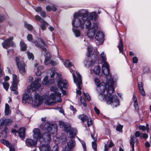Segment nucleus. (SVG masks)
Masks as SVG:
<instances>
[{
  "instance_id": "1",
  "label": "nucleus",
  "mask_w": 151,
  "mask_h": 151,
  "mask_svg": "<svg viewBox=\"0 0 151 151\" xmlns=\"http://www.w3.org/2000/svg\"><path fill=\"white\" fill-rule=\"evenodd\" d=\"M103 73L106 76V84L108 86V88L106 89V94H102V96L103 97V99L107 101V103L109 104H111L113 106V107H116L119 105V99L117 96L114 95L111 96V94L114 91V88L112 82L111 83L110 85H109V82H113V79L111 78V75H106L105 73H107L106 69L102 70Z\"/></svg>"
},
{
  "instance_id": "2",
  "label": "nucleus",
  "mask_w": 151,
  "mask_h": 151,
  "mask_svg": "<svg viewBox=\"0 0 151 151\" xmlns=\"http://www.w3.org/2000/svg\"><path fill=\"white\" fill-rule=\"evenodd\" d=\"M72 24L73 27L78 28L81 30L84 29L85 25L87 29H90L91 23L88 18V13H81L79 12L75 13Z\"/></svg>"
},
{
  "instance_id": "3",
  "label": "nucleus",
  "mask_w": 151,
  "mask_h": 151,
  "mask_svg": "<svg viewBox=\"0 0 151 151\" xmlns=\"http://www.w3.org/2000/svg\"><path fill=\"white\" fill-rule=\"evenodd\" d=\"M40 128L43 131H47L52 134L56 133L57 131V126L55 124H51L47 122L42 124L40 125Z\"/></svg>"
},
{
  "instance_id": "4",
  "label": "nucleus",
  "mask_w": 151,
  "mask_h": 151,
  "mask_svg": "<svg viewBox=\"0 0 151 151\" xmlns=\"http://www.w3.org/2000/svg\"><path fill=\"white\" fill-rule=\"evenodd\" d=\"M63 128L65 132L67 133H69L70 138L73 139L76 137L77 134V131L76 129L72 128L70 124L66 123Z\"/></svg>"
},
{
  "instance_id": "5",
  "label": "nucleus",
  "mask_w": 151,
  "mask_h": 151,
  "mask_svg": "<svg viewBox=\"0 0 151 151\" xmlns=\"http://www.w3.org/2000/svg\"><path fill=\"white\" fill-rule=\"evenodd\" d=\"M57 86L60 90L63 88L67 89L68 84L66 80L63 79L61 76L58 77L56 79Z\"/></svg>"
},
{
  "instance_id": "6",
  "label": "nucleus",
  "mask_w": 151,
  "mask_h": 151,
  "mask_svg": "<svg viewBox=\"0 0 151 151\" xmlns=\"http://www.w3.org/2000/svg\"><path fill=\"white\" fill-rule=\"evenodd\" d=\"M41 79L40 78H35L33 82H32L30 85L27 87V89H31L33 91H36L38 89L41 87V84L39 83Z\"/></svg>"
},
{
  "instance_id": "7",
  "label": "nucleus",
  "mask_w": 151,
  "mask_h": 151,
  "mask_svg": "<svg viewBox=\"0 0 151 151\" xmlns=\"http://www.w3.org/2000/svg\"><path fill=\"white\" fill-rule=\"evenodd\" d=\"M51 139L50 134L47 132H45L42 134L39 141L42 144H49Z\"/></svg>"
},
{
  "instance_id": "8",
  "label": "nucleus",
  "mask_w": 151,
  "mask_h": 151,
  "mask_svg": "<svg viewBox=\"0 0 151 151\" xmlns=\"http://www.w3.org/2000/svg\"><path fill=\"white\" fill-rule=\"evenodd\" d=\"M50 91L52 92H53L55 93H51L50 95V98L52 100H54L56 99V96L60 97L61 94L59 92V91L58 88L55 86H52L50 88Z\"/></svg>"
},
{
  "instance_id": "9",
  "label": "nucleus",
  "mask_w": 151,
  "mask_h": 151,
  "mask_svg": "<svg viewBox=\"0 0 151 151\" xmlns=\"http://www.w3.org/2000/svg\"><path fill=\"white\" fill-rule=\"evenodd\" d=\"M35 101L34 105L35 106H39L41 105L42 103L43 98L42 96H40L39 93L37 92L34 93Z\"/></svg>"
},
{
  "instance_id": "10",
  "label": "nucleus",
  "mask_w": 151,
  "mask_h": 151,
  "mask_svg": "<svg viewBox=\"0 0 151 151\" xmlns=\"http://www.w3.org/2000/svg\"><path fill=\"white\" fill-rule=\"evenodd\" d=\"M15 61L20 72L21 73H25V68L24 61H20L19 58L17 57H16Z\"/></svg>"
},
{
  "instance_id": "11",
  "label": "nucleus",
  "mask_w": 151,
  "mask_h": 151,
  "mask_svg": "<svg viewBox=\"0 0 151 151\" xmlns=\"http://www.w3.org/2000/svg\"><path fill=\"white\" fill-rule=\"evenodd\" d=\"M98 25L96 23H94L93 24L92 28L88 30V31L87 33L88 37L90 38H92L94 36L96 32L98 30Z\"/></svg>"
},
{
  "instance_id": "12",
  "label": "nucleus",
  "mask_w": 151,
  "mask_h": 151,
  "mask_svg": "<svg viewBox=\"0 0 151 151\" xmlns=\"http://www.w3.org/2000/svg\"><path fill=\"white\" fill-rule=\"evenodd\" d=\"M4 120V124L5 126H4L3 130L1 132V134H7V131L8 129L7 126L10 125L11 124L12 121L11 119H6L5 118H2L1 119V121Z\"/></svg>"
},
{
  "instance_id": "13",
  "label": "nucleus",
  "mask_w": 151,
  "mask_h": 151,
  "mask_svg": "<svg viewBox=\"0 0 151 151\" xmlns=\"http://www.w3.org/2000/svg\"><path fill=\"white\" fill-rule=\"evenodd\" d=\"M11 38H9L5 40L2 43V45L3 47L5 49H7L10 47H13L14 45L13 41Z\"/></svg>"
},
{
  "instance_id": "14",
  "label": "nucleus",
  "mask_w": 151,
  "mask_h": 151,
  "mask_svg": "<svg viewBox=\"0 0 151 151\" xmlns=\"http://www.w3.org/2000/svg\"><path fill=\"white\" fill-rule=\"evenodd\" d=\"M104 33L102 32L98 31L95 35V40L100 42L103 43L104 41Z\"/></svg>"
},
{
  "instance_id": "15",
  "label": "nucleus",
  "mask_w": 151,
  "mask_h": 151,
  "mask_svg": "<svg viewBox=\"0 0 151 151\" xmlns=\"http://www.w3.org/2000/svg\"><path fill=\"white\" fill-rule=\"evenodd\" d=\"M33 132V137L36 139L37 141L38 140L40 139L42 134L40 133V131L39 129L38 128L34 129Z\"/></svg>"
},
{
  "instance_id": "16",
  "label": "nucleus",
  "mask_w": 151,
  "mask_h": 151,
  "mask_svg": "<svg viewBox=\"0 0 151 151\" xmlns=\"http://www.w3.org/2000/svg\"><path fill=\"white\" fill-rule=\"evenodd\" d=\"M25 128L23 127L19 128L18 130L19 136L23 140L24 139L25 137Z\"/></svg>"
},
{
  "instance_id": "17",
  "label": "nucleus",
  "mask_w": 151,
  "mask_h": 151,
  "mask_svg": "<svg viewBox=\"0 0 151 151\" xmlns=\"http://www.w3.org/2000/svg\"><path fill=\"white\" fill-rule=\"evenodd\" d=\"M26 144L28 147H32L35 146L37 143V141H35L32 139H27L25 141Z\"/></svg>"
},
{
  "instance_id": "18",
  "label": "nucleus",
  "mask_w": 151,
  "mask_h": 151,
  "mask_svg": "<svg viewBox=\"0 0 151 151\" xmlns=\"http://www.w3.org/2000/svg\"><path fill=\"white\" fill-rule=\"evenodd\" d=\"M119 38V44L118 46V47L119 51L120 53H122L123 54L124 51L123 43V40L121 37V35L119 33H118Z\"/></svg>"
},
{
  "instance_id": "19",
  "label": "nucleus",
  "mask_w": 151,
  "mask_h": 151,
  "mask_svg": "<svg viewBox=\"0 0 151 151\" xmlns=\"http://www.w3.org/2000/svg\"><path fill=\"white\" fill-rule=\"evenodd\" d=\"M49 144H42L41 145L39 149L40 151H50V147Z\"/></svg>"
},
{
  "instance_id": "20",
  "label": "nucleus",
  "mask_w": 151,
  "mask_h": 151,
  "mask_svg": "<svg viewBox=\"0 0 151 151\" xmlns=\"http://www.w3.org/2000/svg\"><path fill=\"white\" fill-rule=\"evenodd\" d=\"M133 102L134 107L135 110L137 112L139 110L138 104L137 99L135 95H133Z\"/></svg>"
},
{
  "instance_id": "21",
  "label": "nucleus",
  "mask_w": 151,
  "mask_h": 151,
  "mask_svg": "<svg viewBox=\"0 0 151 151\" xmlns=\"http://www.w3.org/2000/svg\"><path fill=\"white\" fill-rule=\"evenodd\" d=\"M29 99L31 100L32 102H33L32 98V96H29L28 94L24 93L22 95V102L24 104L27 103V100Z\"/></svg>"
},
{
  "instance_id": "22",
  "label": "nucleus",
  "mask_w": 151,
  "mask_h": 151,
  "mask_svg": "<svg viewBox=\"0 0 151 151\" xmlns=\"http://www.w3.org/2000/svg\"><path fill=\"white\" fill-rule=\"evenodd\" d=\"M32 42L35 44V45L36 46L38 47H40L42 49V50H43L45 52H47V49L45 47V46L39 44L36 40H33L32 41Z\"/></svg>"
},
{
  "instance_id": "23",
  "label": "nucleus",
  "mask_w": 151,
  "mask_h": 151,
  "mask_svg": "<svg viewBox=\"0 0 151 151\" xmlns=\"http://www.w3.org/2000/svg\"><path fill=\"white\" fill-rule=\"evenodd\" d=\"M138 86L140 93L143 96H145L146 95L145 92L143 88V86L142 83L140 82L138 83Z\"/></svg>"
},
{
  "instance_id": "24",
  "label": "nucleus",
  "mask_w": 151,
  "mask_h": 151,
  "mask_svg": "<svg viewBox=\"0 0 151 151\" xmlns=\"http://www.w3.org/2000/svg\"><path fill=\"white\" fill-rule=\"evenodd\" d=\"M76 143L75 141L73 139L69 140L67 143V145L68 148L69 149H72L74 147Z\"/></svg>"
},
{
  "instance_id": "25",
  "label": "nucleus",
  "mask_w": 151,
  "mask_h": 151,
  "mask_svg": "<svg viewBox=\"0 0 151 151\" xmlns=\"http://www.w3.org/2000/svg\"><path fill=\"white\" fill-rule=\"evenodd\" d=\"M78 118L80 119L83 123H84L85 121H87L88 119V117L84 114L78 115Z\"/></svg>"
},
{
  "instance_id": "26",
  "label": "nucleus",
  "mask_w": 151,
  "mask_h": 151,
  "mask_svg": "<svg viewBox=\"0 0 151 151\" xmlns=\"http://www.w3.org/2000/svg\"><path fill=\"white\" fill-rule=\"evenodd\" d=\"M46 9L47 12L52 11L55 12L57 10V9L54 5L50 6L49 5H48L46 6Z\"/></svg>"
},
{
  "instance_id": "27",
  "label": "nucleus",
  "mask_w": 151,
  "mask_h": 151,
  "mask_svg": "<svg viewBox=\"0 0 151 151\" xmlns=\"http://www.w3.org/2000/svg\"><path fill=\"white\" fill-rule=\"evenodd\" d=\"M91 63L92 65L95 63L96 61L98 60V56L96 54H92L91 56Z\"/></svg>"
},
{
  "instance_id": "28",
  "label": "nucleus",
  "mask_w": 151,
  "mask_h": 151,
  "mask_svg": "<svg viewBox=\"0 0 151 151\" xmlns=\"http://www.w3.org/2000/svg\"><path fill=\"white\" fill-rule=\"evenodd\" d=\"M101 67L99 65L95 66L93 69V71L94 73L96 75H99L100 72Z\"/></svg>"
},
{
  "instance_id": "29",
  "label": "nucleus",
  "mask_w": 151,
  "mask_h": 151,
  "mask_svg": "<svg viewBox=\"0 0 151 151\" xmlns=\"http://www.w3.org/2000/svg\"><path fill=\"white\" fill-rule=\"evenodd\" d=\"M20 45L21 47V50L22 51H25L27 50V45L25 43L22 41H21L20 42Z\"/></svg>"
},
{
  "instance_id": "30",
  "label": "nucleus",
  "mask_w": 151,
  "mask_h": 151,
  "mask_svg": "<svg viewBox=\"0 0 151 151\" xmlns=\"http://www.w3.org/2000/svg\"><path fill=\"white\" fill-rule=\"evenodd\" d=\"M0 141L1 143L4 144L8 147H9L12 145L8 141L5 139H1Z\"/></svg>"
},
{
  "instance_id": "31",
  "label": "nucleus",
  "mask_w": 151,
  "mask_h": 151,
  "mask_svg": "<svg viewBox=\"0 0 151 151\" xmlns=\"http://www.w3.org/2000/svg\"><path fill=\"white\" fill-rule=\"evenodd\" d=\"M51 55L49 53H47L45 59V64L46 65H47L48 64V62L51 59Z\"/></svg>"
},
{
  "instance_id": "32",
  "label": "nucleus",
  "mask_w": 151,
  "mask_h": 151,
  "mask_svg": "<svg viewBox=\"0 0 151 151\" xmlns=\"http://www.w3.org/2000/svg\"><path fill=\"white\" fill-rule=\"evenodd\" d=\"M40 23H42L40 25V28L42 30H46V26H47L49 25L48 23L45 20L43 21Z\"/></svg>"
},
{
  "instance_id": "33",
  "label": "nucleus",
  "mask_w": 151,
  "mask_h": 151,
  "mask_svg": "<svg viewBox=\"0 0 151 151\" xmlns=\"http://www.w3.org/2000/svg\"><path fill=\"white\" fill-rule=\"evenodd\" d=\"M75 27H73L72 30L74 33L75 36L76 37H78L81 35V31L80 30L77 29H74Z\"/></svg>"
},
{
  "instance_id": "34",
  "label": "nucleus",
  "mask_w": 151,
  "mask_h": 151,
  "mask_svg": "<svg viewBox=\"0 0 151 151\" xmlns=\"http://www.w3.org/2000/svg\"><path fill=\"white\" fill-rule=\"evenodd\" d=\"M24 27L29 31H31L33 29V27L32 25L27 23L26 22H24Z\"/></svg>"
},
{
  "instance_id": "35",
  "label": "nucleus",
  "mask_w": 151,
  "mask_h": 151,
  "mask_svg": "<svg viewBox=\"0 0 151 151\" xmlns=\"http://www.w3.org/2000/svg\"><path fill=\"white\" fill-rule=\"evenodd\" d=\"M18 83H13L12 84L10 87V89L12 91H16L17 89V84Z\"/></svg>"
},
{
  "instance_id": "36",
  "label": "nucleus",
  "mask_w": 151,
  "mask_h": 151,
  "mask_svg": "<svg viewBox=\"0 0 151 151\" xmlns=\"http://www.w3.org/2000/svg\"><path fill=\"white\" fill-rule=\"evenodd\" d=\"M74 82L75 83H77V85L78 86V88L79 90L81 89V86L82 84L81 80H79L78 78H74Z\"/></svg>"
},
{
  "instance_id": "37",
  "label": "nucleus",
  "mask_w": 151,
  "mask_h": 151,
  "mask_svg": "<svg viewBox=\"0 0 151 151\" xmlns=\"http://www.w3.org/2000/svg\"><path fill=\"white\" fill-rule=\"evenodd\" d=\"M4 112L5 115H8L9 113V106L7 103H6L5 104Z\"/></svg>"
},
{
  "instance_id": "38",
  "label": "nucleus",
  "mask_w": 151,
  "mask_h": 151,
  "mask_svg": "<svg viewBox=\"0 0 151 151\" xmlns=\"http://www.w3.org/2000/svg\"><path fill=\"white\" fill-rule=\"evenodd\" d=\"M123 127V125H121V124H119L117 126L116 129L117 131L120 132H123L122 129Z\"/></svg>"
},
{
  "instance_id": "39",
  "label": "nucleus",
  "mask_w": 151,
  "mask_h": 151,
  "mask_svg": "<svg viewBox=\"0 0 151 151\" xmlns=\"http://www.w3.org/2000/svg\"><path fill=\"white\" fill-rule=\"evenodd\" d=\"M94 81L97 87H100L101 86V84L100 80L97 78H95Z\"/></svg>"
},
{
  "instance_id": "40",
  "label": "nucleus",
  "mask_w": 151,
  "mask_h": 151,
  "mask_svg": "<svg viewBox=\"0 0 151 151\" xmlns=\"http://www.w3.org/2000/svg\"><path fill=\"white\" fill-rule=\"evenodd\" d=\"M80 101L84 107H86L87 106V104L86 103V101L83 97H81L80 99Z\"/></svg>"
},
{
  "instance_id": "41",
  "label": "nucleus",
  "mask_w": 151,
  "mask_h": 151,
  "mask_svg": "<svg viewBox=\"0 0 151 151\" xmlns=\"http://www.w3.org/2000/svg\"><path fill=\"white\" fill-rule=\"evenodd\" d=\"M104 65V67L106 68V70H107V73H106L105 74L106 75L109 74L110 72L109 65L107 63H105Z\"/></svg>"
},
{
  "instance_id": "42",
  "label": "nucleus",
  "mask_w": 151,
  "mask_h": 151,
  "mask_svg": "<svg viewBox=\"0 0 151 151\" xmlns=\"http://www.w3.org/2000/svg\"><path fill=\"white\" fill-rule=\"evenodd\" d=\"M89 15L91 19H94L95 20L96 19L97 15L95 12L91 13Z\"/></svg>"
},
{
  "instance_id": "43",
  "label": "nucleus",
  "mask_w": 151,
  "mask_h": 151,
  "mask_svg": "<svg viewBox=\"0 0 151 151\" xmlns=\"http://www.w3.org/2000/svg\"><path fill=\"white\" fill-rule=\"evenodd\" d=\"M49 83V81L48 80V78L47 76L45 77L42 81V83L43 84L47 85Z\"/></svg>"
},
{
  "instance_id": "44",
  "label": "nucleus",
  "mask_w": 151,
  "mask_h": 151,
  "mask_svg": "<svg viewBox=\"0 0 151 151\" xmlns=\"http://www.w3.org/2000/svg\"><path fill=\"white\" fill-rule=\"evenodd\" d=\"M83 93L85 99L88 101H90L91 100V98L89 94L84 92H83Z\"/></svg>"
},
{
  "instance_id": "45",
  "label": "nucleus",
  "mask_w": 151,
  "mask_h": 151,
  "mask_svg": "<svg viewBox=\"0 0 151 151\" xmlns=\"http://www.w3.org/2000/svg\"><path fill=\"white\" fill-rule=\"evenodd\" d=\"M27 54L28 58L29 59H32L33 60L34 59V56L32 52H27Z\"/></svg>"
},
{
  "instance_id": "46",
  "label": "nucleus",
  "mask_w": 151,
  "mask_h": 151,
  "mask_svg": "<svg viewBox=\"0 0 151 151\" xmlns=\"http://www.w3.org/2000/svg\"><path fill=\"white\" fill-rule=\"evenodd\" d=\"M64 65L66 67L72 66L71 63L68 60H66L64 62Z\"/></svg>"
},
{
  "instance_id": "47",
  "label": "nucleus",
  "mask_w": 151,
  "mask_h": 151,
  "mask_svg": "<svg viewBox=\"0 0 151 151\" xmlns=\"http://www.w3.org/2000/svg\"><path fill=\"white\" fill-rule=\"evenodd\" d=\"M19 81L17 79V75L15 74L13 75V83H18Z\"/></svg>"
},
{
  "instance_id": "48",
  "label": "nucleus",
  "mask_w": 151,
  "mask_h": 151,
  "mask_svg": "<svg viewBox=\"0 0 151 151\" xmlns=\"http://www.w3.org/2000/svg\"><path fill=\"white\" fill-rule=\"evenodd\" d=\"M35 18L37 21H39L40 22H42L44 20L38 15H35Z\"/></svg>"
},
{
  "instance_id": "49",
  "label": "nucleus",
  "mask_w": 151,
  "mask_h": 151,
  "mask_svg": "<svg viewBox=\"0 0 151 151\" xmlns=\"http://www.w3.org/2000/svg\"><path fill=\"white\" fill-rule=\"evenodd\" d=\"M3 86L4 88L7 91L9 88V84L7 82H5L3 83Z\"/></svg>"
},
{
  "instance_id": "50",
  "label": "nucleus",
  "mask_w": 151,
  "mask_h": 151,
  "mask_svg": "<svg viewBox=\"0 0 151 151\" xmlns=\"http://www.w3.org/2000/svg\"><path fill=\"white\" fill-rule=\"evenodd\" d=\"M55 74L56 75V76H58V77H59V76H61V75H60V74L58 73H55L54 72H53L50 75L51 77L52 78H54L55 76Z\"/></svg>"
},
{
  "instance_id": "51",
  "label": "nucleus",
  "mask_w": 151,
  "mask_h": 151,
  "mask_svg": "<svg viewBox=\"0 0 151 151\" xmlns=\"http://www.w3.org/2000/svg\"><path fill=\"white\" fill-rule=\"evenodd\" d=\"M27 40L29 41H31L33 40V36L32 35L28 34L27 36Z\"/></svg>"
},
{
  "instance_id": "52",
  "label": "nucleus",
  "mask_w": 151,
  "mask_h": 151,
  "mask_svg": "<svg viewBox=\"0 0 151 151\" xmlns=\"http://www.w3.org/2000/svg\"><path fill=\"white\" fill-rule=\"evenodd\" d=\"M37 40L40 42L44 45L46 47L47 46V45L46 43L42 39H41V38H38Z\"/></svg>"
},
{
  "instance_id": "53",
  "label": "nucleus",
  "mask_w": 151,
  "mask_h": 151,
  "mask_svg": "<svg viewBox=\"0 0 151 151\" xmlns=\"http://www.w3.org/2000/svg\"><path fill=\"white\" fill-rule=\"evenodd\" d=\"M34 9L35 11L37 12H40L42 10V8L40 6H37Z\"/></svg>"
},
{
  "instance_id": "54",
  "label": "nucleus",
  "mask_w": 151,
  "mask_h": 151,
  "mask_svg": "<svg viewBox=\"0 0 151 151\" xmlns=\"http://www.w3.org/2000/svg\"><path fill=\"white\" fill-rule=\"evenodd\" d=\"M92 146L95 151H97V144L95 142H92Z\"/></svg>"
},
{
  "instance_id": "55",
  "label": "nucleus",
  "mask_w": 151,
  "mask_h": 151,
  "mask_svg": "<svg viewBox=\"0 0 151 151\" xmlns=\"http://www.w3.org/2000/svg\"><path fill=\"white\" fill-rule=\"evenodd\" d=\"M100 56L103 62H104L106 60V58L104 55V54L103 52L101 54Z\"/></svg>"
},
{
  "instance_id": "56",
  "label": "nucleus",
  "mask_w": 151,
  "mask_h": 151,
  "mask_svg": "<svg viewBox=\"0 0 151 151\" xmlns=\"http://www.w3.org/2000/svg\"><path fill=\"white\" fill-rule=\"evenodd\" d=\"M87 124L88 127H89L92 125L93 121L91 119H90V121L89 120V119H88L87 120Z\"/></svg>"
},
{
  "instance_id": "57",
  "label": "nucleus",
  "mask_w": 151,
  "mask_h": 151,
  "mask_svg": "<svg viewBox=\"0 0 151 151\" xmlns=\"http://www.w3.org/2000/svg\"><path fill=\"white\" fill-rule=\"evenodd\" d=\"M56 109L57 110L59 109V112L63 114H64V111L63 109L62 108H61L60 107H57L56 108Z\"/></svg>"
},
{
  "instance_id": "58",
  "label": "nucleus",
  "mask_w": 151,
  "mask_h": 151,
  "mask_svg": "<svg viewBox=\"0 0 151 151\" xmlns=\"http://www.w3.org/2000/svg\"><path fill=\"white\" fill-rule=\"evenodd\" d=\"M94 110L96 113L98 115L100 114V110L96 107H94Z\"/></svg>"
},
{
  "instance_id": "59",
  "label": "nucleus",
  "mask_w": 151,
  "mask_h": 151,
  "mask_svg": "<svg viewBox=\"0 0 151 151\" xmlns=\"http://www.w3.org/2000/svg\"><path fill=\"white\" fill-rule=\"evenodd\" d=\"M81 143L83 147L84 150H86V146L85 142L83 140H82L81 142Z\"/></svg>"
},
{
  "instance_id": "60",
  "label": "nucleus",
  "mask_w": 151,
  "mask_h": 151,
  "mask_svg": "<svg viewBox=\"0 0 151 151\" xmlns=\"http://www.w3.org/2000/svg\"><path fill=\"white\" fill-rule=\"evenodd\" d=\"M70 109L73 111V113H75L77 111L76 108H75L72 105H70Z\"/></svg>"
},
{
  "instance_id": "61",
  "label": "nucleus",
  "mask_w": 151,
  "mask_h": 151,
  "mask_svg": "<svg viewBox=\"0 0 151 151\" xmlns=\"http://www.w3.org/2000/svg\"><path fill=\"white\" fill-rule=\"evenodd\" d=\"M41 16L43 18H45L46 17V13L45 11H41L40 13Z\"/></svg>"
},
{
  "instance_id": "62",
  "label": "nucleus",
  "mask_w": 151,
  "mask_h": 151,
  "mask_svg": "<svg viewBox=\"0 0 151 151\" xmlns=\"http://www.w3.org/2000/svg\"><path fill=\"white\" fill-rule=\"evenodd\" d=\"M138 61V59L136 57H133V63H137Z\"/></svg>"
},
{
  "instance_id": "63",
  "label": "nucleus",
  "mask_w": 151,
  "mask_h": 151,
  "mask_svg": "<svg viewBox=\"0 0 151 151\" xmlns=\"http://www.w3.org/2000/svg\"><path fill=\"white\" fill-rule=\"evenodd\" d=\"M138 128L142 131H145L146 129V127L144 126L140 125L139 126Z\"/></svg>"
},
{
  "instance_id": "64",
  "label": "nucleus",
  "mask_w": 151,
  "mask_h": 151,
  "mask_svg": "<svg viewBox=\"0 0 151 151\" xmlns=\"http://www.w3.org/2000/svg\"><path fill=\"white\" fill-rule=\"evenodd\" d=\"M9 151H15V150L14 146H12V145L9 147Z\"/></svg>"
}]
</instances>
